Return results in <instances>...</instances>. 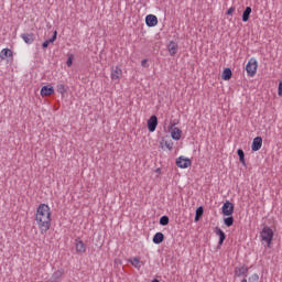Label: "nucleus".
<instances>
[{"label":"nucleus","instance_id":"nucleus-9","mask_svg":"<svg viewBox=\"0 0 282 282\" xmlns=\"http://www.w3.org/2000/svg\"><path fill=\"white\" fill-rule=\"evenodd\" d=\"M180 51V45L175 41H170L167 44V52L170 56H175L177 52Z\"/></svg>","mask_w":282,"mask_h":282},{"label":"nucleus","instance_id":"nucleus-15","mask_svg":"<svg viewBox=\"0 0 282 282\" xmlns=\"http://www.w3.org/2000/svg\"><path fill=\"white\" fill-rule=\"evenodd\" d=\"M129 263H131V265H133V268H135V270H140V268H142V265H144V262L140 259V257H134V258L130 259Z\"/></svg>","mask_w":282,"mask_h":282},{"label":"nucleus","instance_id":"nucleus-32","mask_svg":"<svg viewBox=\"0 0 282 282\" xmlns=\"http://www.w3.org/2000/svg\"><path fill=\"white\" fill-rule=\"evenodd\" d=\"M235 7H230L228 10H227V14L229 15V17H232V14H235Z\"/></svg>","mask_w":282,"mask_h":282},{"label":"nucleus","instance_id":"nucleus-21","mask_svg":"<svg viewBox=\"0 0 282 282\" xmlns=\"http://www.w3.org/2000/svg\"><path fill=\"white\" fill-rule=\"evenodd\" d=\"M221 78L223 80H230V78H232V70H230V68H225Z\"/></svg>","mask_w":282,"mask_h":282},{"label":"nucleus","instance_id":"nucleus-18","mask_svg":"<svg viewBox=\"0 0 282 282\" xmlns=\"http://www.w3.org/2000/svg\"><path fill=\"white\" fill-rule=\"evenodd\" d=\"M21 39L28 45H32V43H34V35L32 33H24V34L21 35Z\"/></svg>","mask_w":282,"mask_h":282},{"label":"nucleus","instance_id":"nucleus-29","mask_svg":"<svg viewBox=\"0 0 282 282\" xmlns=\"http://www.w3.org/2000/svg\"><path fill=\"white\" fill-rule=\"evenodd\" d=\"M164 147L169 150V151H173V141H164Z\"/></svg>","mask_w":282,"mask_h":282},{"label":"nucleus","instance_id":"nucleus-4","mask_svg":"<svg viewBox=\"0 0 282 282\" xmlns=\"http://www.w3.org/2000/svg\"><path fill=\"white\" fill-rule=\"evenodd\" d=\"M110 78L113 83H120V79L122 78V68L119 66L112 67Z\"/></svg>","mask_w":282,"mask_h":282},{"label":"nucleus","instance_id":"nucleus-23","mask_svg":"<svg viewBox=\"0 0 282 282\" xmlns=\"http://www.w3.org/2000/svg\"><path fill=\"white\" fill-rule=\"evenodd\" d=\"M237 153L239 156V162L241 163L242 166H246V153L241 149H238Z\"/></svg>","mask_w":282,"mask_h":282},{"label":"nucleus","instance_id":"nucleus-36","mask_svg":"<svg viewBox=\"0 0 282 282\" xmlns=\"http://www.w3.org/2000/svg\"><path fill=\"white\" fill-rule=\"evenodd\" d=\"M241 282H248V280L245 278V279L241 280Z\"/></svg>","mask_w":282,"mask_h":282},{"label":"nucleus","instance_id":"nucleus-10","mask_svg":"<svg viewBox=\"0 0 282 282\" xmlns=\"http://www.w3.org/2000/svg\"><path fill=\"white\" fill-rule=\"evenodd\" d=\"M75 250L79 254H84V252H87V246H85V242L80 239L75 240Z\"/></svg>","mask_w":282,"mask_h":282},{"label":"nucleus","instance_id":"nucleus-13","mask_svg":"<svg viewBox=\"0 0 282 282\" xmlns=\"http://www.w3.org/2000/svg\"><path fill=\"white\" fill-rule=\"evenodd\" d=\"M172 140L180 141L182 140V129L174 127L170 130Z\"/></svg>","mask_w":282,"mask_h":282},{"label":"nucleus","instance_id":"nucleus-30","mask_svg":"<svg viewBox=\"0 0 282 282\" xmlns=\"http://www.w3.org/2000/svg\"><path fill=\"white\" fill-rule=\"evenodd\" d=\"M74 63V55H69L68 59L66 61L67 67H72Z\"/></svg>","mask_w":282,"mask_h":282},{"label":"nucleus","instance_id":"nucleus-12","mask_svg":"<svg viewBox=\"0 0 282 282\" xmlns=\"http://www.w3.org/2000/svg\"><path fill=\"white\" fill-rule=\"evenodd\" d=\"M261 147H263V139L261 137H256L251 144L252 151H259L261 150Z\"/></svg>","mask_w":282,"mask_h":282},{"label":"nucleus","instance_id":"nucleus-26","mask_svg":"<svg viewBox=\"0 0 282 282\" xmlns=\"http://www.w3.org/2000/svg\"><path fill=\"white\" fill-rule=\"evenodd\" d=\"M57 91H58V94H61L63 96V95H65L67 89H65V85L59 84V85H57Z\"/></svg>","mask_w":282,"mask_h":282},{"label":"nucleus","instance_id":"nucleus-37","mask_svg":"<svg viewBox=\"0 0 282 282\" xmlns=\"http://www.w3.org/2000/svg\"><path fill=\"white\" fill-rule=\"evenodd\" d=\"M152 282H160V280H153Z\"/></svg>","mask_w":282,"mask_h":282},{"label":"nucleus","instance_id":"nucleus-35","mask_svg":"<svg viewBox=\"0 0 282 282\" xmlns=\"http://www.w3.org/2000/svg\"><path fill=\"white\" fill-rule=\"evenodd\" d=\"M145 63H147V59H143V61L141 62L142 67H144Z\"/></svg>","mask_w":282,"mask_h":282},{"label":"nucleus","instance_id":"nucleus-33","mask_svg":"<svg viewBox=\"0 0 282 282\" xmlns=\"http://www.w3.org/2000/svg\"><path fill=\"white\" fill-rule=\"evenodd\" d=\"M278 95L282 96V82L279 83Z\"/></svg>","mask_w":282,"mask_h":282},{"label":"nucleus","instance_id":"nucleus-22","mask_svg":"<svg viewBox=\"0 0 282 282\" xmlns=\"http://www.w3.org/2000/svg\"><path fill=\"white\" fill-rule=\"evenodd\" d=\"M162 241H164V234L156 232L153 237V243L160 245Z\"/></svg>","mask_w":282,"mask_h":282},{"label":"nucleus","instance_id":"nucleus-31","mask_svg":"<svg viewBox=\"0 0 282 282\" xmlns=\"http://www.w3.org/2000/svg\"><path fill=\"white\" fill-rule=\"evenodd\" d=\"M196 215L199 216V217H202V216L204 215V207H198V208L196 209Z\"/></svg>","mask_w":282,"mask_h":282},{"label":"nucleus","instance_id":"nucleus-27","mask_svg":"<svg viewBox=\"0 0 282 282\" xmlns=\"http://www.w3.org/2000/svg\"><path fill=\"white\" fill-rule=\"evenodd\" d=\"M161 226H169V216H162L160 218Z\"/></svg>","mask_w":282,"mask_h":282},{"label":"nucleus","instance_id":"nucleus-1","mask_svg":"<svg viewBox=\"0 0 282 282\" xmlns=\"http://www.w3.org/2000/svg\"><path fill=\"white\" fill-rule=\"evenodd\" d=\"M34 219L41 235H45L52 228V208L50 205L40 204L35 210Z\"/></svg>","mask_w":282,"mask_h":282},{"label":"nucleus","instance_id":"nucleus-5","mask_svg":"<svg viewBox=\"0 0 282 282\" xmlns=\"http://www.w3.org/2000/svg\"><path fill=\"white\" fill-rule=\"evenodd\" d=\"M191 164H193V162L188 158L180 156L176 159V166H178V169H188Z\"/></svg>","mask_w":282,"mask_h":282},{"label":"nucleus","instance_id":"nucleus-17","mask_svg":"<svg viewBox=\"0 0 282 282\" xmlns=\"http://www.w3.org/2000/svg\"><path fill=\"white\" fill-rule=\"evenodd\" d=\"M12 56H13V53H12V50H10V48H3L0 52V59L1 61H6L7 58H12Z\"/></svg>","mask_w":282,"mask_h":282},{"label":"nucleus","instance_id":"nucleus-19","mask_svg":"<svg viewBox=\"0 0 282 282\" xmlns=\"http://www.w3.org/2000/svg\"><path fill=\"white\" fill-rule=\"evenodd\" d=\"M250 14H252V8L247 7L242 13V21L243 23H248L250 21Z\"/></svg>","mask_w":282,"mask_h":282},{"label":"nucleus","instance_id":"nucleus-6","mask_svg":"<svg viewBox=\"0 0 282 282\" xmlns=\"http://www.w3.org/2000/svg\"><path fill=\"white\" fill-rule=\"evenodd\" d=\"M234 213H235V205H232V203L227 200L223 205V215H225V217H230V215H232Z\"/></svg>","mask_w":282,"mask_h":282},{"label":"nucleus","instance_id":"nucleus-28","mask_svg":"<svg viewBox=\"0 0 282 282\" xmlns=\"http://www.w3.org/2000/svg\"><path fill=\"white\" fill-rule=\"evenodd\" d=\"M249 282H259V274L253 273L248 279Z\"/></svg>","mask_w":282,"mask_h":282},{"label":"nucleus","instance_id":"nucleus-2","mask_svg":"<svg viewBox=\"0 0 282 282\" xmlns=\"http://www.w3.org/2000/svg\"><path fill=\"white\" fill-rule=\"evenodd\" d=\"M261 241L267 243L268 248L272 245V239H274V231L272 228L265 226L263 227L262 231L260 232Z\"/></svg>","mask_w":282,"mask_h":282},{"label":"nucleus","instance_id":"nucleus-16","mask_svg":"<svg viewBox=\"0 0 282 282\" xmlns=\"http://www.w3.org/2000/svg\"><path fill=\"white\" fill-rule=\"evenodd\" d=\"M235 276H248V267H237L235 269Z\"/></svg>","mask_w":282,"mask_h":282},{"label":"nucleus","instance_id":"nucleus-25","mask_svg":"<svg viewBox=\"0 0 282 282\" xmlns=\"http://www.w3.org/2000/svg\"><path fill=\"white\" fill-rule=\"evenodd\" d=\"M224 224H225V226L230 228V226H232L235 224V218H232L231 216L227 217V218L224 219Z\"/></svg>","mask_w":282,"mask_h":282},{"label":"nucleus","instance_id":"nucleus-34","mask_svg":"<svg viewBox=\"0 0 282 282\" xmlns=\"http://www.w3.org/2000/svg\"><path fill=\"white\" fill-rule=\"evenodd\" d=\"M199 219H202V216H197V214H196L194 221H199Z\"/></svg>","mask_w":282,"mask_h":282},{"label":"nucleus","instance_id":"nucleus-11","mask_svg":"<svg viewBox=\"0 0 282 282\" xmlns=\"http://www.w3.org/2000/svg\"><path fill=\"white\" fill-rule=\"evenodd\" d=\"M148 129H149L150 133H153L155 131V129H158V117L156 116L150 117V119L148 120Z\"/></svg>","mask_w":282,"mask_h":282},{"label":"nucleus","instance_id":"nucleus-14","mask_svg":"<svg viewBox=\"0 0 282 282\" xmlns=\"http://www.w3.org/2000/svg\"><path fill=\"white\" fill-rule=\"evenodd\" d=\"M145 23L148 28H155V25H158V17H155L154 14L147 15Z\"/></svg>","mask_w":282,"mask_h":282},{"label":"nucleus","instance_id":"nucleus-8","mask_svg":"<svg viewBox=\"0 0 282 282\" xmlns=\"http://www.w3.org/2000/svg\"><path fill=\"white\" fill-rule=\"evenodd\" d=\"M54 87L52 85H46L41 88L40 96L42 98H47V96H53Z\"/></svg>","mask_w":282,"mask_h":282},{"label":"nucleus","instance_id":"nucleus-7","mask_svg":"<svg viewBox=\"0 0 282 282\" xmlns=\"http://www.w3.org/2000/svg\"><path fill=\"white\" fill-rule=\"evenodd\" d=\"M65 271L63 269L56 270L46 282H61Z\"/></svg>","mask_w":282,"mask_h":282},{"label":"nucleus","instance_id":"nucleus-20","mask_svg":"<svg viewBox=\"0 0 282 282\" xmlns=\"http://www.w3.org/2000/svg\"><path fill=\"white\" fill-rule=\"evenodd\" d=\"M216 235L219 237V246L226 241V234L220 228H216Z\"/></svg>","mask_w":282,"mask_h":282},{"label":"nucleus","instance_id":"nucleus-3","mask_svg":"<svg viewBox=\"0 0 282 282\" xmlns=\"http://www.w3.org/2000/svg\"><path fill=\"white\" fill-rule=\"evenodd\" d=\"M259 68V62H257V58L251 57L247 65H246V72L250 78H254L257 75V69Z\"/></svg>","mask_w":282,"mask_h":282},{"label":"nucleus","instance_id":"nucleus-24","mask_svg":"<svg viewBox=\"0 0 282 282\" xmlns=\"http://www.w3.org/2000/svg\"><path fill=\"white\" fill-rule=\"evenodd\" d=\"M57 34H58V32L55 31L52 39L46 40L45 42H43L42 47H44V50H45L50 46V43H54V41H56Z\"/></svg>","mask_w":282,"mask_h":282}]
</instances>
